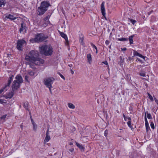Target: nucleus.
<instances>
[{"mask_svg": "<svg viewBox=\"0 0 158 158\" xmlns=\"http://www.w3.org/2000/svg\"><path fill=\"white\" fill-rule=\"evenodd\" d=\"M27 61L29 62L27 64H29L31 67V64H35L36 65H39L43 64L44 62L43 60L39 58V52L37 51L32 50L27 55L25 58Z\"/></svg>", "mask_w": 158, "mask_h": 158, "instance_id": "nucleus-1", "label": "nucleus"}, {"mask_svg": "<svg viewBox=\"0 0 158 158\" xmlns=\"http://www.w3.org/2000/svg\"><path fill=\"white\" fill-rule=\"evenodd\" d=\"M51 6L48 1H44L42 2L40 6L38 8V15H43L47 10L48 8Z\"/></svg>", "mask_w": 158, "mask_h": 158, "instance_id": "nucleus-2", "label": "nucleus"}, {"mask_svg": "<svg viewBox=\"0 0 158 158\" xmlns=\"http://www.w3.org/2000/svg\"><path fill=\"white\" fill-rule=\"evenodd\" d=\"M41 53L46 56H50L52 53V47L47 45H43L41 47H39Z\"/></svg>", "mask_w": 158, "mask_h": 158, "instance_id": "nucleus-3", "label": "nucleus"}, {"mask_svg": "<svg viewBox=\"0 0 158 158\" xmlns=\"http://www.w3.org/2000/svg\"><path fill=\"white\" fill-rule=\"evenodd\" d=\"M44 34L43 33H38L35 36L34 39L30 40V41L33 40L35 42H41L47 39Z\"/></svg>", "mask_w": 158, "mask_h": 158, "instance_id": "nucleus-4", "label": "nucleus"}, {"mask_svg": "<svg viewBox=\"0 0 158 158\" xmlns=\"http://www.w3.org/2000/svg\"><path fill=\"white\" fill-rule=\"evenodd\" d=\"M55 80V79L53 77H50L46 78L44 79V84L47 87H51L53 81Z\"/></svg>", "mask_w": 158, "mask_h": 158, "instance_id": "nucleus-5", "label": "nucleus"}, {"mask_svg": "<svg viewBox=\"0 0 158 158\" xmlns=\"http://www.w3.org/2000/svg\"><path fill=\"white\" fill-rule=\"evenodd\" d=\"M25 44L26 41L23 39L17 41V48L19 50H21L22 46Z\"/></svg>", "mask_w": 158, "mask_h": 158, "instance_id": "nucleus-6", "label": "nucleus"}, {"mask_svg": "<svg viewBox=\"0 0 158 158\" xmlns=\"http://www.w3.org/2000/svg\"><path fill=\"white\" fill-rule=\"evenodd\" d=\"M20 84L18 83L17 81L14 80L13 82L12 86V91H15L19 89Z\"/></svg>", "mask_w": 158, "mask_h": 158, "instance_id": "nucleus-7", "label": "nucleus"}, {"mask_svg": "<svg viewBox=\"0 0 158 158\" xmlns=\"http://www.w3.org/2000/svg\"><path fill=\"white\" fill-rule=\"evenodd\" d=\"M101 11L102 13V15L106 19V12H105V10L104 7V2H103L101 5Z\"/></svg>", "mask_w": 158, "mask_h": 158, "instance_id": "nucleus-8", "label": "nucleus"}, {"mask_svg": "<svg viewBox=\"0 0 158 158\" xmlns=\"http://www.w3.org/2000/svg\"><path fill=\"white\" fill-rule=\"evenodd\" d=\"M49 128H48V129L47 131L46 132V136L44 141V143L49 141L51 139L49 135Z\"/></svg>", "mask_w": 158, "mask_h": 158, "instance_id": "nucleus-9", "label": "nucleus"}, {"mask_svg": "<svg viewBox=\"0 0 158 158\" xmlns=\"http://www.w3.org/2000/svg\"><path fill=\"white\" fill-rule=\"evenodd\" d=\"M14 77V75H9V77L8 80V83H7L5 85L6 86L7 88H9V86H10L11 81L13 80V78Z\"/></svg>", "mask_w": 158, "mask_h": 158, "instance_id": "nucleus-10", "label": "nucleus"}, {"mask_svg": "<svg viewBox=\"0 0 158 158\" xmlns=\"http://www.w3.org/2000/svg\"><path fill=\"white\" fill-rule=\"evenodd\" d=\"M17 18V17H15L14 15L11 14L6 15L4 19L6 20V19H9L11 21H14Z\"/></svg>", "mask_w": 158, "mask_h": 158, "instance_id": "nucleus-11", "label": "nucleus"}, {"mask_svg": "<svg viewBox=\"0 0 158 158\" xmlns=\"http://www.w3.org/2000/svg\"><path fill=\"white\" fill-rule=\"evenodd\" d=\"M15 79L16 80V81H17L20 84L23 82V81L22 77L20 75H17L15 77Z\"/></svg>", "mask_w": 158, "mask_h": 158, "instance_id": "nucleus-12", "label": "nucleus"}, {"mask_svg": "<svg viewBox=\"0 0 158 158\" xmlns=\"http://www.w3.org/2000/svg\"><path fill=\"white\" fill-rule=\"evenodd\" d=\"M25 28V24L23 22H22L21 24V27L19 30L20 32L21 33L23 31H24V30H25V31H26Z\"/></svg>", "mask_w": 158, "mask_h": 158, "instance_id": "nucleus-13", "label": "nucleus"}, {"mask_svg": "<svg viewBox=\"0 0 158 158\" xmlns=\"http://www.w3.org/2000/svg\"><path fill=\"white\" fill-rule=\"evenodd\" d=\"M60 34L61 37L65 39L67 42L68 43L69 41L68 39V37L63 32H60Z\"/></svg>", "mask_w": 158, "mask_h": 158, "instance_id": "nucleus-14", "label": "nucleus"}, {"mask_svg": "<svg viewBox=\"0 0 158 158\" xmlns=\"http://www.w3.org/2000/svg\"><path fill=\"white\" fill-rule=\"evenodd\" d=\"M87 58L88 60V62L89 64H91L92 61L91 56L90 54L89 53L87 54Z\"/></svg>", "mask_w": 158, "mask_h": 158, "instance_id": "nucleus-15", "label": "nucleus"}, {"mask_svg": "<svg viewBox=\"0 0 158 158\" xmlns=\"http://www.w3.org/2000/svg\"><path fill=\"white\" fill-rule=\"evenodd\" d=\"M29 104L28 102H24L23 104V106L25 108L26 110H28L29 109L28 108V106Z\"/></svg>", "mask_w": 158, "mask_h": 158, "instance_id": "nucleus-16", "label": "nucleus"}, {"mask_svg": "<svg viewBox=\"0 0 158 158\" xmlns=\"http://www.w3.org/2000/svg\"><path fill=\"white\" fill-rule=\"evenodd\" d=\"M15 91H12L10 92L9 93L7 96V98H11L13 96L14 94Z\"/></svg>", "mask_w": 158, "mask_h": 158, "instance_id": "nucleus-17", "label": "nucleus"}, {"mask_svg": "<svg viewBox=\"0 0 158 158\" xmlns=\"http://www.w3.org/2000/svg\"><path fill=\"white\" fill-rule=\"evenodd\" d=\"M76 144L77 146L81 150L84 151L85 148L83 147L82 145L76 142Z\"/></svg>", "mask_w": 158, "mask_h": 158, "instance_id": "nucleus-18", "label": "nucleus"}, {"mask_svg": "<svg viewBox=\"0 0 158 158\" xmlns=\"http://www.w3.org/2000/svg\"><path fill=\"white\" fill-rule=\"evenodd\" d=\"M134 35H131L129 37V38H128L129 39V40L130 41V44H133V38L134 37Z\"/></svg>", "mask_w": 158, "mask_h": 158, "instance_id": "nucleus-19", "label": "nucleus"}, {"mask_svg": "<svg viewBox=\"0 0 158 158\" xmlns=\"http://www.w3.org/2000/svg\"><path fill=\"white\" fill-rule=\"evenodd\" d=\"M68 106L69 108L72 109H74L75 108V106L71 103H69L68 104Z\"/></svg>", "mask_w": 158, "mask_h": 158, "instance_id": "nucleus-20", "label": "nucleus"}, {"mask_svg": "<svg viewBox=\"0 0 158 158\" xmlns=\"http://www.w3.org/2000/svg\"><path fill=\"white\" fill-rule=\"evenodd\" d=\"M84 40V38L83 36H80V39H79V42L81 44L83 45L84 44V43L83 41Z\"/></svg>", "mask_w": 158, "mask_h": 158, "instance_id": "nucleus-21", "label": "nucleus"}, {"mask_svg": "<svg viewBox=\"0 0 158 158\" xmlns=\"http://www.w3.org/2000/svg\"><path fill=\"white\" fill-rule=\"evenodd\" d=\"M128 39L127 38H118V40L121 41H128Z\"/></svg>", "mask_w": 158, "mask_h": 158, "instance_id": "nucleus-22", "label": "nucleus"}, {"mask_svg": "<svg viewBox=\"0 0 158 158\" xmlns=\"http://www.w3.org/2000/svg\"><path fill=\"white\" fill-rule=\"evenodd\" d=\"M8 89V88H7L6 86H5L4 87L0 89V94H1L4 91H7Z\"/></svg>", "mask_w": 158, "mask_h": 158, "instance_id": "nucleus-23", "label": "nucleus"}, {"mask_svg": "<svg viewBox=\"0 0 158 158\" xmlns=\"http://www.w3.org/2000/svg\"><path fill=\"white\" fill-rule=\"evenodd\" d=\"M6 3L5 0H0V7L2 5L4 6Z\"/></svg>", "mask_w": 158, "mask_h": 158, "instance_id": "nucleus-24", "label": "nucleus"}, {"mask_svg": "<svg viewBox=\"0 0 158 158\" xmlns=\"http://www.w3.org/2000/svg\"><path fill=\"white\" fill-rule=\"evenodd\" d=\"M90 44H91V46H92V47H93V48H94V49H95L96 50L95 52L96 54H97L98 53V50H97V47L94 44L92 43H91Z\"/></svg>", "mask_w": 158, "mask_h": 158, "instance_id": "nucleus-25", "label": "nucleus"}, {"mask_svg": "<svg viewBox=\"0 0 158 158\" xmlns=\"http://www.w3.org/2000/svg\"><path fill=\"white\" fill-rule=\"evenodd\" d=\"M133 51L134 52V56H139V53H138L136 50H133Z\"/></svg>", "mask_w": 158, "mask_h": 158, "instance_id": "nucleus-26", "label": "nucleus"}, {"mask_svg": "<svg viewBox=\"0 0 158 158\" xmlns=\"http://www.w3.org/2000/svg\"><path fill=\"white\" fill-rule=\"evenodd\" d=\"M146 114H147V118L148 119H152V117L151 115V114L150 113H148V111H147L146 112Z\"/></svg>", "mask_w": 158, "mask_h": 158, "instance_id": "nucleus-27", "label": "nucleus"}, {"mask_svg": "<svg viewBox=\"0 0 158 158\" xmlns=\"http://www.w3.org/2000/svg\"><path fill=\"white\" fill-rule=\"evenodd\" d=\"M139 75L142 77H145L146 75L145 72L143 71L140 72L139 73Z\"/></svg>", "mask_w": 158, "mask_h": 158, "instance_id": "nucleus-28", "label": "nucleus"}, {"mask_svg": "<svg viewBox=\"0 0 158 158\" xmlns=\"http://www.w3.org/2000/svg\"><path fill=\"white\" fill-rule=\"evenodd\" d=\"M129 19L130 21V22H131L132 23L133 25H134L136 22V21L135 20L129 18Z\"/></svg>", "mask_w": 158, "mask_h": 158, "instance_id": "nucleus-29", "label": "nucleus"}, {"mask_svg": "<svg viewBox=\"0 0 158 158\" xmlns=\"http://www.w3.org/2000/svg\"><path fill=\"white\" fill-rule=\"evenodd\" d=\"M28 74L31 76H33L34 75V72L32 71H29L28 72Z\"/></svg>", "mask_w": 158, "mask_h": 158, "instance_id": "nucleus-30", "label": "nucleus"}, {"mask_svg": "<svg viewBox=\"0 0 158 158\" xmlns=\"http://www.w3.org/2000/svg\"><path fill=\"white\" fill-rule=\"evenodd\" d=\"M131 120L127 122V125H128V127H130L131 128H132V126L131 125Z\"/></svg>", "mask_w": 158, "mask_h": 158, "instance_id": "nucleus-31", "label": "nucleus"}, {"mask_svg": "<svg viewBox=\"0 0 158 158\" xmlns=\"http://www.w3.org/2000/svg\"><path fill=\"white\" fill-rule=\"evenodd\" d=\"M126 78L128 81H130L131 80L130 75L129 74H127L126 75Z\"/></svg>", "mask_w": 158, "mask_h": 158, "instance_id": "nucleus-32", "label": "nucleus"}, {"mask_svg": "<svg viewBox=\"0 0 158 158\" xmlns=\"http://www.w3.org/2000/svg\"><path fill=\"white\" fill-rule=\"evenodd\" d=\"M69 151L71 152V153H70L72 155H74L75 152H74V149L73 148H71L69 149Z\"/></svg>", "mask_w": 158, "mask_h": 158, "instance_id": "nucleus-33", "label": "nucleus"}, {"mask_svg": "<svg viewBox=\"0 0 158 158\" xmlns=\"http://www.w3.org/2000/svg\"><path fill=\"white\" fill-rule=\"evenodd\" d=\"M32 125H33V129L34 130V131H35L36 130V129L37 128V125L35 123L34 124H33Z\"/></svg>", "mask_w": 158, "mask_h": 158, "instance_id": "nucleus-34", "label": "nucleus"}, {"mask_svg": "<svg viewBox=\"0 0 158 158\" xmlns=\"http://www.w3.org/2000/svg\"><path fill=\"white\" fill-rule=\"evenodd\" d=\"M150 126H151V128L152 129H155V126H154V125L153 122H151Z\"/></svg>", "mask_w": 158, "mask_h": 158, "instance_id": "nucleus-35", "label": "nucleus"}, {"mask_svg": "<svg viewBox=\"0 0 158 158\" xmlns=\"http://www.w3.org/2000/svg\"><path fill=\"white\" fill-rule=\"evenodd\" d=\"M148 95L149 97V98L150 99V100L152 102L153 101V99L152 96L149 93H148Z\"/></svg>", "mask_w": 158, "mask_h": 158, "instance_id": "nucleus-36", "label": "nucleus"}, {"mask_svg": "<svg viewBox=\"0 0 158 158\" xmlns=\"http://www.w3.org/2000/svg\"><path fill=\"white\" fill-rule=\"evenodd\" d=\"M29 78V77L28 76L26 75L25 76V81H27L28 82H29V81L28 80Z\"/></svg>", "mask_w": 158, "mask_h": 158, "instance_id": "nucleus-37", "label": "nucleus"}, {"mask_svg": "<svg viewBox=\"0 0 158 158\" xmlns=\"http://www.w3.org/2000/svg\"><path fill=\"white\" fill-rule=\"evenodd\" d=\"M134 56H133L132 57H129L128 59L127 60V62H129V61L133 59V57Z\"/></svg>", "mask_w": 158, "mask_h": 158, "instance_id": "nucleus-38", "label": "nucleus"}, {"mask_svg": "<svg viewBox=\"0 0 158 158\" xmlns=\"http://www.w3.org/2000/svg\"><path fill=\"white\" fill-rule=\"evenodd\" d=\"M104 135L106 137L107 136V134H108V131L107 130H105L104 131Z\"/></svg>", "mask_w": 158, "mask_h": 158, "instance_id": "nucleus-39", "label": "nucleus"}, {"mask_svg": "<svg viewBox=\"0 0 158 158\" xmlns=\"http://www.w3.org/2000/svg\"><path fill=\"white\" fill-rule=\"evenodd\" d=\"M49 17L50 16L49 15H48L44 18V20L45 21H46L49 19Z\"/></svg>", "mask_w": 158, "mask_h": 158, "instance_id": "nucleus-40", "label": "nucleus"}, {"mask_svg": "<svg viewBox=\"0 0 158 158\" xmlns=\"http://www.w3.org/2000/svg\"><path fill=\"white\" fill-rule=\"evenodd\" d=\"M59 75H60V76L64 80H65V77H64L62 74H61L60 73H59Z\"/></svg>", "mask_w": 158, "mask_h": 158, "instance_id": "nucleus-41", "label": "nucleus"}, {"mask_svg": "<svg viewBox=\"0 0 158 158\" xmlns=\"http://www.w3.org/2000/svg\"><path fill=\"white\" fill-rule=\"evenodd\" d=\"M145 127H146V131H147V132H148V130L150 129V128L149 127V125L145 126Z\"/></svg>", "mask_w": 158, "mask_h": 158, "instance_id": "nucleus-42", "label": "nucleus"}, {"mask_svg": "<svg viewBox=\"0 0 158 158\" xmlns=\"http://www.w3.org/2000/svg\"><path fill=\"white\" fill-rule=\"evenodd\" d=\"M102 63H103L104 64L106 65H107V66H108V67H109V65H108V63L107 62V61L106 60H105L103 62H102Z\"/></svg>", "mask_w": 158, "mask_h": 158, "instance_id": "nucleus-43", "label": "nucleus"}, {"mask_svg": "<svg viewBox=\"0 0 158 158\" xmlns=\"http://www.w3.org/2000/svg\"><path fill=\"white\" fill-rule=\"evenodd\" d=\"M139 56L141 58H143L144 59H145V56H143L142 55H141L140 54H139Z\"/></svg>", "mask_w": 158, "mask_h": 158, "instance_id": "nucleus-44", "label": "nucleus"}, {"mask_svg": "<svg viewBox=\"0 0 158 158\" xmlns=\"http://www.w3.org/2000/svg\"><path fill=\"white\" fill-rule=\"evenodd\" d=\"M110 43V41L109 40H107L105 41V44L106 45H108Z\"/></svg>", "mask_w": 158, "mask_h": 158, "instance_id": "nucleus-45", "label": "nucleus"}, {"mask_svg": "<svg viewBox=\"0 0 158 158\" xmlns=\"http://www.w3.org/2000/svg\"><path fill=\"white\" fill-rule=\"evenodd\" d=\"M6 116L7 115L6 114L4 115L1 117V118L2 119H4L6 118Z\"/></svg>", "mask_w": 158, "mask_h": 158, "instance_id": "nucleus-46", "label": "nucleus"}, {"mask_svg": "<svg viewBox=\"0 0 158 158\" xmlns=\"http://www.w3.org/2000/svg\"><path fill=\"white\" fill-rule=\"evenodd\" d=\"M3 101V100L2 99H0V103L2 104L6 103V102H4Z\"/></svg>", "mask_w": 158, "mask_h": 158, "instance_id": "nucleus-47", "label": "nucleus"}, {"mask_svg": "<svg viewBox=\"0 0 158 158\" xmlns=\"http://www.w3.org/2000/svg\"><path fill=\"white\" fill-rule=\"evenodd\" d=\"M144 119H145V122L148 121V120H147V117H146V112L145 113Z\"/></svg>", "mask_w": 158, "mask_h": 158, "instance_id": "nucleus-48", "label": "nucleus"}, {"mask_svg": "<svg viewBox=\"0 0 158 158\" xmlns=\"http://www.w3.org/2000/svg\"><path fill=\"white\" fill-rule=\"evenodd\" d=\"M123 117L124 118V119L125 121L127 120V117L126 116L125 114H123Z\"/></svg>", "mask_w": 158, "mask_h": 158, "instance_id": "nucleus-49", "label": "nucleus"}, {"mask_svg": "<svg viewBox=\"0 0 158 158\" xmlns=\"http://www.w3.org/2000/svg\"><path fill=\"white\" fill-rule=\"evenodd\" d=\"M121 50L122 51H125L127 50V48H121Z\"/></svg>", "mask_w": 158, "mask_h": 158, "instance_id": "nucleus-50", "label": "nucleus"}, {"mask_svg": "<svg viewBox=\"0 0 158 158\" xmlns=\"http://www.w3.org/2000/svg\"><path fill=\"white\" fill-rule=\"evenodd\" d=\"M154 100L156 104H158V100L156 98H154Z\"/></svg>", "mask_w": 158, "mask_h": 158, "instance_id": "nucleus-51", "label": "nucleus"}, {"mask_svg": "<svg viewBox=\"0 0 158 158\" xmlns=\"http://www.w3.org/2000/svg\"><path fill=\"white\" fill-rule=\"evenodd\" d=\"M127 119L128 121L131 120V118L129 117H127Z\"/></svg>", "mask_w": 158, "mask_h": 158, "instance_id": "nucleus-52", "label": "nucleus"}, {"mask_svg": "<svg viewBox=\"0 0 158 158\" xmlns=\"http://www.w3.org/2000/svg\"><path fill=\"white\" fill-rule=\"evenodd\" d=\"M47 87L49 88L50 93H52L51 88H52V87Z\"/></svg>", "mask_w": 158, "mask_h": 158, "instance_id": "nucleus-53", "label": "nucleus"}, {"mask_svg": "<svg viewBox=\"0 0 158 158\" xmlns=\"http://www.w3.org/2000/svg\"><path fill=\"white\" fill-rule=\"evenodd\" d=\"M145 126L149 125V124L148 121L145 122Z\"/></svg>", "mask_w": 158, "mask_h": 158, "instance_id": "nucleus-54", "label": "nucleus"}, {"mask_svg": "<svg viewBox=\"0 0 158 158\" xmlns=\"http://www.w3.org/2000/svg\"><path fill=\"white\" fill-rule=\"evenodd\" d=\"M31 121L32 125L35 123L32 119H31Z\"/></svg>", "mask_w": 158, "mask_h": 158, "instance_id": "nucleus-55", "label": "nucleus"}, {"mask_svg": "<svg viewBox=\"0 0 158 158\" xmlns=\"http://www.w3.org/2000/svg\"><path fill=\"white\" fill-rule=\"evenodd\" d=\"M68 66L70 67H72L73 66V64H70L68 65Z\"/></svg>", "mask_w": 158, "mask_h": 158, "instance_id": "nucleus-56", "label": "nucleus"}, {"mask_svg": "<svg viewBox=\"0 0 158 158\" xmlns=\"http://www.w3.org/2000/svg\"><path fill=\"white\" fill-rule=\"evenodd\" d=\"M71 73L72 74H73L74 73V72L71 69Z\"/></svg>", "mask_w": 158, "mask_h": 158, "instance_id": "nucleus-57", "label": "nucleus"}, {"mask_svg": "<svg viewBox=\"0 0 158 158\" xmlns=\"http://www.w3.org/2000/svg\"><path fill=\"white\" fill-rule=\"evenodd\" d=\"M20 127H21V128L22 129V130L23 129V125L22 124H21L20 125Z\"/></svg>", "mask_w": 158, "mask_h": 158, "instance_id": "nucleus-58", "label": "nucleus"}, {"mask_svg": "<svg viewBox=\"0 0 158 158\" xmlns=\"http://www.w3.org/2000/svg\"><path fill=\"white\" fill-rule=\"evenodd\" d=\"M69 144L70 145H73V143L72 142H70L69 143Z\"/></svg>", "mask_w": 158, "mask_h": 158, "instance_id": "nucleus-59", "label": "nucleus"}, {"mask_svg": "<svg viewBox=\"0 0 158 158\" xmlns=\"http://www.w3.org/2000/svg\"><path fill=\"white\" fill-rule=\"evenodd\" d=\"M152 11H151V12H149V13H148V14H149V15L151 13H152Z\"/></svg>", "mask_w": 158, "mask_h": 158, "instance_id": "nucleus-60", "label": "nucleus"}, {"mask_svg": "<svg viewBox=\"0 0 158 158\" xmlns=\"http://www.w3.org/2000/svg\"><path fill=\"white\" fill-rule=\"evenodd\" d=\"M10 54H8V57H10Z\"/></svg>", "mask_w": 158, "mask_h": 158, "instance_id": "nucleus-61", "label": "nucleus"}, {"mask_svg": "<svg viewBox=\"0 0 158 158\" xmlns=\"http://www.w3.org/2000/svg\"><path fill=\"white\" fill-rule=\"evenodd\" d=\"M137 59L139 61H140V60L139 59V58H137Z\"/></svg>", "mask_w": 158, "mask_h": 158, "instance_id": "nucleus-62", "label": "nucleus"}, {"mask_svg": "<svg viewBox=\"0 0 158 158\" xmlns=\"http://www.w3.org/2000/svg\"><path fill=\"white\" fill-rule=\"evenodd\" d=\"M111 48V45H110V46L109 47V48Z\"/></svg>", "mask_w": 158, "mask_h": 158, "instance_id": "nucleus-63", "label": "nucleus"}, {"mask_svg": "<svg viewBox=\"0 0 158 158\" xmlns=\"http://www.w3.org/2000/svg\"><path fill=\"white\" fill-rule=\"evenodd\" d=\"M98 101V100L97 101V102H99V101Z\"/></svg>", "mask_w": 158, "mask_h": 158, "instance_id": "nucleus-64", "label": "nucleus"}]
</instances>
